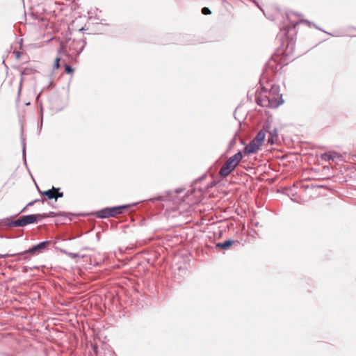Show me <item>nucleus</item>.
Listing matches in <instances>:
<instances>
[{
	"mask_svg": "<svg viewBox=\"0 0 356 356\" xmlns=\"http://www.w3.org/2000/svg\"><path fill=\"white\" fill-rule=\"evenodd\" d=\"M242 159L243 154L241 152H238L229 158L220 169L219 175L222 177H227L236 168Z\"/></svg>",
	"mask_w": 356,
	"mask_h": 356,
	"instance_id": "nucleus-1",
	"label": "nucleus"
},
{
	"mask_svg": "<svg viewBox=\"0 0 356 356\" xmlns=\"http://www.w3.org/2000/svg\"><path fill=\"white\" fill-rule=\"evenodd\" d=\"M46 217H47V215L44 213L22 216L15 220L9 221L6 225L9 227H24L27 225L35 222L38 218H46Z\"/></svg>",
	"mask_w": 356,
	"mask_h": 356,
	"instance_id": "nucleus-2",
	"label": "nucleus"
},
{
	"mask_svg": "<svg viewBox=\"0 0 356 356\" xmlns=\"http://www.w3.org/2000/svg\"><path fill=\"white\" fill-rule=\"evenodd\" d=\"M129 207V205H122L104 208L98 211L96 213V216L99 218L116 217L118 215L123 213Z\"/></svg>",
	"mask_w": 356,
	"mask_h": 356,
	"instance_id": "nucleus-3",
	"label": "nucleus"
},
{
	"mask_svg": "<svg viewBox=\"0 0 356 356\" xmlns=\"http://www.w3.org/2000/svg\"><path fill=\"white\" fill-rule=\"evenodd\" d=\"M257 102L259 105L263 107L270 108H277L282 103V102L280 101L277 98L271 97L270 96L259 97L257 99Z\"/></svg>",
	"mask_w": 356,
	"mask_h": 356,
	"instance_id": "nucleus-4",
	"label": "nucleus"
},
{
	"mask_svg": "<svg viewBox=\"0 0 356 356\" xmlns=\"http://www.w3.org/2000/svg\"><path fill=\"white\" fill-rule=\"evenodd\" d=\"M261 145L254 141L253 139L244 147L243 152L245 154H252L257 152L261 147Z\"/></svg>",
	"mask_w": 356,
	"mask_h": 356,
	"instance_id": "nucleus-5",
	"label": "nucleus"
},
{
	"mask_svg": "<svg viewBox=\"0 0 356 356\" xmlns=\"http://www.w3.org/2000/svg\"><path fill=\"white\" fill-rule=\"evenodd\" d=\"M29 252L26 251L17 253V254H0L1 259H5L10 257H16L15 261H19L21 260H29L30 257L28 255Z\"/></svg>",
	"mask_w": 356,
	"mask_h": 356,
	"instance_id": "nucleus-6",
	"label": "nucleus"
},
{
	"mask_svg": "<svg viewBox=\"0 0 356 356\" xmlns=\"http://www.w3.org/2000/svg\"><path fill=\"white\" fill-rule=\"evenodd\" d=\"M85 44L86 42L81 40H73L70 45V49L74 51L76 54H79L83 51Z\"/></svg>",
	"mask_w": 356,
	"mask_h": 356,
	"instance_id": "nucleus-7",
	"label": "nucleus"
},
{
	"mask_svg": "<svg viewBox=\"0 0 356 356\" xmlns=\"http://www.w3.org/2000/svg\"><path fill=\"white\" fill-rule=\"evenodd\" d=\"M47 244H48L47 241H42V242L34 245L31 248L27 250L26 252H29L31 254H35L38 252H41L42 250L45 249Z\"/></svg>",
	"mask_w": 356,
	"mask_h": 356,
	"instance_id": "nucleus-8",
	"label": "nucleus"
},
{
	"mask_svg": "<svg viewBox=\"0 0 356 356\" xmlns=\"http://www.w3.org/2000/svg\"><path fill=\"white\" fill-rule=\"evenodd\" d=\"M267 133V130H266L265 127L258 132L257 136L253 138L254 141L258 143L259 145H262V143L265 139L266 134Z\"/></svg>",
	"mask_w": 356,
	"mask_h": 356,
	"instance_id": "nucleus-9",
	"label": "nucleus"
},
{
	"mask_svg": "<svg viewBox=\"0 0 356 356\" xmlns=\"http://www.w3.org/2000/svg\"><path fill=\"white\" fill-rule=\"evenodd\" d=\"M234 243L238 244V242L233 241V240H226L225 241H224L222 243H217L216 246L218 248H220L222 249L227 250L228 248H229L232 245H233Z\"/></svg>",
	"mask_w": 356,
	"mask_h": 356,
	"instance_id": "nucleus-10",
	"label": "nucleus"
},
{
	"mask_svg": "<svg viewBox=\"0 0 356 356\" xmlns=\"http://www.w3.org/2000/svg\"><path fill=\"white\" fill-rule=\"evenodd\" d=\"M58 190H59V188H56L54 187H52L51 189L44 191L42 193V195L47 196L49 200L55 199L56 200L57 197H56V195L54 193L56 191H58Z\"/></svg>",
	"mask_w": 356,
	"mask_h": 356,
	"instance_id": "nucleus-11",
	"label": "nucleus"
},
{
	"mask_svg": "<svg viewBox=\"0 0 356 356\" xmlns=\"http://www.w3.org/2000/svg\"><path fill=\"white\" fill-rule=\"evenodd\" d=\"M65 48L63 47V45H60L58 51V56L55 59V63H54V69H58L60 66L59 65V62H60V56L64 54L65 52Z\"/></svg>",
	"mask_w": 356,
	"mask_h": 356,
	"instance_id": "nucleus-12",
	"label": "nucleus"
},
{
	"mask_svg": "<svg viewBox=\"0 0 356 356\" xmlns=\"http://www.w3.org/2000/svg\"><path fill=\"white\" fill-rule=\"evenodd\" d=\"M267 132L269 133V138H268V143L273 144L277 138V129H275L272 131L267 130Z\"/></svg>",
	"mask_w": 356,
	"mask_h": 356,
	"instance_id": "nucleus-13",
	"label": "nucleus"
},
{
	"mask_svg": "<svg viewBox=\"0 0 356 356\" xmlns=\"http://www.w3.org/2000/svg\"><path fill=\"white\" fill-rule=\"evenodd\" d=\"M334 154L325 153L321 155V159L325 161H334Z\"/></svg>",
	"mask_w": 356,
	"mask_h": 356,
	"instance_id": "nucleus-14",
	"label": "nucleus"
},
{
	"mask_svg": "<svg viewBox=\"0 0 356 356\" xmlns=\"http://www.w3.org/2000/svg\"><path fill=\"white\" fill-rule=\"evenodd\" d=\"M65 70L67 74L73 72L72 67L67 64L65 65Z\"/></svg>",
	"mask_w": 356,
	"mask_h": 356,
	"instance_id": "nucleus-15",
	"label": "nucleus"
},
{
	"mask_svg": "<svg viewBox=\"0 0 356 356\" xmlns=\"http://www.w3.org/2000/svg\"><path fill=\"white\" fill-rule=\"evenodd\" d=\"M202 14H204V15H209V14H210V13H211V11H210V10H209L208 8H207V7H204V8L202 9Z\"/></svg>",
	"mask_w": 356,
	"mask_h": 356,
	"instance_id": "nucleus-16",
	"label": "nucleus"
},
{
	"mask_svg": "<svg viewBox=\"0 0 356 356\" xmlns=\"http://www.w3.org/2000/svg\"><path fill=\"white\" fill-rule=\"evenodd\" d=\"M57 195H56V197H57V199L58 197H62L63 196V193L62 192H58V191H57Z\"/></svg>",
	"mask_w": 356,
	"mask_h": 356,
	"instance_id": "nucleus-17",
	"label": "nucleus"
},
{
	"mask_svg": "<svg viewBox=\"0 0 356 356\" xmlns=\"http://www.w3.org/2000/svg\"><path fill=\"white\" fill-rule=\"evenodd\" d=\"M69 255L72 257V258H75V257H79V254H76V253H70Z\"/></svg>",
	"mask_w": 356,
	"mask_h": 356,
	"instance_id": "nucleus-18",
	"label": "nucleus"
},
{
	"mask_svg": "<svg viewBox=\"0 0 356 356\" xmlns=\"http://www.w3.org/2000/svg\"><path fill=\"white\" fill-rule=\"evenodd\" d=\"M36 202V200L29 202V203L26 205V207H29V206L33 205V204H34V202Z\"/></svg>",
	"mask_w": 356,
	"mask_h": 356,
	"instance_id": "nucleus-19",
	"label": "nucleus"
},
{
	"mask_svg": "<svg viewBox=\"0 0 356 356\" xmlns=\"http://www.w3.org/2000/svg\"><path fill=\"white\" fill-rule=\"evenodd\" d=\"M298 24V23H296V24H294L293 26L294 27H296Z\"/></svg>",
	"mask_w": 356,
	"mask_h": 356,
	"instance_id": "nucleus-20",
	"label": "nucleus"
},
{
	"mask_svg": "<svg viewBox=\"0 0 356 356\" xmlns=\"http://www.w3.org/2000/svg\"><path fill=\"white\" fill-rule=\"evenodd\" d=\"M25 209H26V207H24V208L21 211V212L24 211V210H25Z\"/></svg>",
	"mask_w": 356,
	"mask_h": 356,
	"instance_id": "nucleus-21",
	"label": "nucleus"
},
{
	"mask_svg": "<svg viewBox=\"0 0 356 356\" xmlns=\"http://www.w3.org/2000/svg\"><path fill=\"white\" fill-rule=\"evenodd\" d=\"M304 22L309 23V22L307 20H305Z\"/></svg>",
	"mask_w": 356,
	"mask_h": 356,
	"instance_id": "nucleus-22",
	"label": "nucleus"
}]
</instances>
